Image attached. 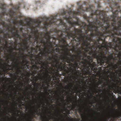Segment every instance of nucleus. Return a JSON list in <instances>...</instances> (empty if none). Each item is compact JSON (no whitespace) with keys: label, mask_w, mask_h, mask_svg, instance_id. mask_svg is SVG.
I'll list each match as a JSON object with an SVG mask.
<instances>
[{"label":"nucleus","mask_w":121,"mask_h":121,"mask_svg":"<svg viewBox=\"0 0 121 121\" xmlns=\"http://www.w3.org/2000/svg\"><path fill=\"white\" fill-rule=\"evenodd\" d=\"M42 34V33H41L40 36H39V35L35 36V39L36 40V41H35L34 42L35 43V44H36L38 42L39 43H43L45 48L44 49H46L48 52V54L49 53H51L50 52H49V53H48V52L46 48V46L48 45V44H49V47L50 48H52V47L56 45V42H51L50 41V39H51V37L44 36L45 39L47 40V41H45L43 38H41Z\"/></svg>","instance_id":"obj_3"},{"label":"nucleus","mask_w":121,"mask_h":121,"mask_svg":"<svg viewBox=\"0 0 121 121\" xmlns=\"http://www.w3.org/2000/svg\"><path fill=\"white\" fill-rule=\"evenodd\" d=\"M84 60V61H82V65H81V69H82L85 75H87L90 74V67L89 64L87 65V60L86 59H83Z\"/></svg>","instance_id":"obj_8"},{"label":"nucleus","mask_w":121,"mask_h":121,"mask_svg":"<svg viewBox=\"0 0 121 121\" xmlns=\"http://www.w3.org/2000/svg\"><path fill=\"white\" fill-rule=\"evenodd\" d=\"M78 51L77 52V55L82 54V52L81 51V50L80 49H78Z\"/></svg>","instance_id":"obj_39"},{"label":"nucleus","mask_w":121,"mask_h":121,"mask_svg":"<svg viewBox=\"0 0 121 121\" xmlns=\"http://www.w3.org/2000/svg\"><path fill=\"white\" fill-rule=\"evenodd\" d=\"M35 63L36 64V65H37L38 66L39 65H40L41 64V63H40L38 61H36L35 62Z\"/></svg>","instance_id":"obj_41"},{"label":"nucleus","mask_w":121,"mask_h":121,"mask_svg":"<svg viewBox=\"0 0 121 121\" xmlns=\"http://www.w3.org/2000/svg\"><path fill=\"white\" fill-rule=\"evenodd\" d=\"M99 100H100V101H101V102H102V103H103V101H102V100H101L100 99V98H99Z\"/></svg>","instance_id":"obj_56"},{"label":"nucleus","mask_w":121,"mask_h":121,"mask_svg":"<svg viewBox=\"0 0 121 121\" xmlns=\"http://www.w3.org/2000/svg\"><path fill=\"white\" fill-rule=\"evenodd\" d=\"M19 30L20 31V32H21L22 33V31L23 30V29L22 28H20L19 29Z\"/></svg>","instance_id":"obj_53"},{"label":"nucleus","mask_w":121,"mask_h":121,"mask_svg":"<svg viewBox=\"0 0 121 121\" xmlns=\"http://www.w3.org/2000/svg\"><path fill=\"white\" fill-rule=\"evenodd\" d=\"M73 108H76V105H74V106H73Z\"/></svg>","instance_id":"obj_60"},{"label":"nucleus","mask_w":121,"mask_h":121,"mask_svg":"<svg viewBox=\"0 0 121 121\" xmlns=\"http://www.w3.org/2000/svg\"><path fill=\"white\" fill-rule=\"evenodd\" d=\"M55 62V65H53L51 62L52 65H53V67H57V69L60 71H63V74L65 76H66L67 74L69 75L70 74L69 70L68 69L69 68L67 66V65L65 63H64L63 65L62 62L57 61V60H56Z\"/></svg>","instance_id":"obj_5"},{"label":"nucleus","mask_w":121,"mask_h":121,"mask_svg":"<svg viewBox=\"0 0 121 121\" xmlns=\"http://www.w3.org/2000/svg\"><path fill=\"white\" fill-rule=\"evenodd\" d=\"M73 72L74 73V74L75 75H76L77 76H78V74L77 73H80V75H81V72H80V71L79 70H77V71H76V70H74L73 71Z\"/></svg>","instance_id":"obj_32"},{"label":"nucleus","mask_w":121,"mask_h":121,"mask_svg":"<svg viewBox=\"0 0 121 121\" xmlns=\"http://www.w3.org/2000/svg\"><path fill=\"white\" fill-rule=\"evenodd\" d=\"M15 12L11 9L9 12V14L11 17H12L14 15Z\"/></svg>","instance_id":"obj_30"},{"label":"nucleus","mask_w":121,"mask_h":121,"mask_svg":"<svg viewBox=\"0 0 121 121\" xmlns=\"http://www.w3.org/2000/svg\"><path fill=\"white\" fill-rule=\"evenodd\" d=\"M29 48V46L28 45H25L24 47L23 48H20L19 49V50L20 52H21V50L22 51H25L26 50H28Z\"/></svg>","instance_id":"obj_28"},{"label":"nucleus","mask_w":121,"mask_h":121,"mask_svg":"<svg viewBox=\"0 0 121 121\" xmlns=\"http://www.w3.org/2000/svg\"><path fill=\"white\" fill-rule=\"evenodd\" d=\"M33 90L34 91V95H35V89H34Z\"/></svg>","instance_id":"obj_59"},{"label":"nucleus","mask_w":121,"mask_h":121,"mask_svg":"<svg viewBox=\"0 0 121 121\" xmlns=\"http://www.w3.org/2000/svg\"><path fill=\"white\" fill-rule=\"evenodd\" d=\"M79 112L80 113H82V109H78Z\"/></svg>","instance_id":"obj_50"},{"label":"nucleus","mask_w":121,"mask_h":121,"mask_svg":"<svg viewBox=\"0 0 121 121\" xmlns=\"http://www.w3.org/2000/svg\"><path fill=\"white\" fill-rule=\"evenodd\" d=\"M32 32H33V34L34 37L33 38V39L34 40V42H33L32 41H30V39L31 38H32L31 35H29V36L27 37V38H26L25 39H26V40L27 41H30V43L31 44L32 46H35V45H36L38 44V42L37 44H35V43L34 42L35 41H36V40L35 39V36L39 35H38L37 34V32H36V31H35V30H34L33 31L32 30Z\"/></svg>","instance_id":"obj_14"},{"label":"nucleus","mask_w":121,"mask_h":121,"mask_svg":"<svg viewBox=\"0 0 121 121\" xmlns=\"http://www.w3.org/2000/svg\"><path fill=\"white\" fill-rule=\"evenodd\" d=\"M41 116V117H42V119H44V117H43V116Z\"/></svg>","instance_id":"obj_62"},{"label":"nucleus","mask_w":121,"mask_h":121,"mask_svg":"<svg viewBox=\"0 0 121 121\" xmlns=\"http://www.w3.org/2000/svg\"><path fill=\"white\" fill-rule=\"evenodd\" d=\"M31 68H32V69H39V67H38V66H37V65L35 64V63L32 66Z\"/></svg>","instance_id":"obj_33"},{"label":"nucleus","mask_w":121,"mask_h":121,"mask_svg":"<svg viewBox=\"0 0 121 121\" xmlns=\"http://www.w3.org/2000/svg\"><path fill=\"white\" fill-rule=\"evenodd\" d=\"M84 57L87 58L89 60H87L88 62H87V63H88V64H89L90 65V63H91L93 61L92 56H87L86 54H84Z\"/></svg>","instance_id":"obj_23"},{"label":"nucleus","mask_w":121,"mask_h":121,"mask_svg":"<svg viewBox=\"0 0 121 121\" xmlns=\"http://www.w3.org/2000/svg\"><path fill=\"white\" fill-rule=\"evenodd\" d=\"M97 66V64L95 62H93L92 63H90V66L91 68V69H92L94 67H96Z\"/></svg>","instance_id":"obj_29"},{"label":"nucleus","mask_w":121,"mask_h":121,"mask_svg":"<svg viewBox=\"0 0 121 121\" xmlns=\"http://www.w3.org/2000/svg\"><path fill=\"white\" fill-rule=\"evenodd\" d=\"M39 57H38V56H37L36 57L35 59L36 60V61H37V60H39Z\"/></svg>","instance_id":"obj_49"},{"label":"nucleus","mask_w":121,"mask_h":121,"mask_svg":"<svg viewBox=\"0 0 121 121\" xmlns=\"http://www.w3.org/2000/svg\"><path fill=\"white\" fill-rule=\"evenodd\" d=\"M81 117H83V114H81Z\"/></svg>","instance_id":"obj_63"},{"label":"nucleus","mask_w":121,"mask_h":121,"mask_svg":"<svg viewBox=\"0 0 121 121\" xmlns=\"http://www.w3.org/2000/svg\"><path fill=\"white\" fill-rule=\"evenodd\" d=\"M4 32L3 30H1L0 29V43L2 45L7 47L8 43V41L7 37H9V36L7 34H3L2 35L1 34ZM1 52H3L6 55L8 54V53H6L5 51V48L3 46H0V56L1 55Z\"/></svg>","instance_id":"obj_4"},{"label":"nucleus","mask_w":121,"mask_h":121,"mask_svg":"<svg viewBox=\"0 0 121 121\" xmlns=\"http://www.w3.org/2000/svg\"><path fill=\"white\" fill-rule=\"evenodd\" d=\"M33 117H30L28 118V119L29 121H32V120L33 118Z\"/></svg>","instance_id":"obj_46"},{"label":"nucleus","mask_w":121,"mask_h":121,"mask_svg":"<svg viewBox=\"0 0 121 121\" xmlns=\"http://www.w3.org/2000/svg\"><path fill=\"white\" fill-rule=\"evenodd\" d=\"M66 11H63L62 13H61V15H64L66 14Z\"/></svg>","instance_id":"obj_45"},{"label":"nucleus","mask_w":121,"mask_h":121,"mask_svg":"<svg viewBox=\"0 0 121 121\" xmlns=\"http://www.w3.org/2000/svg\"><path fill=\"white\" fill-rule=\"evenodd\" d=\"M18 22L21 24H22L23 23V21L22 20H19L18 21Z\"/></svg>","instance_id":"obj_43"},{"label":"nucleus","mask_w":121,"mask_h":121,"mask_svg":"<svg viewBox=\"0 0 121 121\" xmlns=\"http://www.w3.org/2000/svg\"><path fill=\"white\" fill-rule=\"evenodd\" d=\"M42 56L41 55V56H40L39 59V60H40V61H42V60L43 59Z\"/></svg>","instance_id":"obj_48"},{"label":"nucleus","mask_w":121,"mask_h":121,"mask_svg":"<svg viewBox=\"0 0 121 121\" xmlns=\"http://www.w3.org/2000/svg\"><path fill=\"white\" fill-rule=\"evenodd\" d=\"M55 97H56V96H54V97L52 99H51V98H50L49 99L50 100V102H51V103H52L53 102V101H52V100H53V99L54 98H55Z\"/></svg>","instance_id":"obj_44"},{"label":"nucleus","mask_w":121,"mask_h":121,"mask_svg":"<svg viewBox=\"0 0 121 121\" xmlns=\"http://www.w3.org/2000/svg\"><path fill=\"white\" fill-rule=\"evenodd\" d=\"M8 94V95H11L12 96H13V94Z\"/></svg>","instance_id":"obj_61"},{"label":"nucleus","mask_w":121,"mask_h":121,"mask_svg":"<svg viewBox=\"0 0 121 121\" xmlns=\"http://www.w3.org/2000/svg\"><path fill=\"white\" fill-rule=\"evenodd\" d=\"M99 50L97 51L96 50H95L88 52V53L90 55L92 54L93 57L97 59L98 64L100 66L103 65V66H105L107 65H108L111 66L112 67H113V63H112L111 60H114L115 59L114 58L112 54H111L108 55V58L105 56L106 58L102 59V58L99 56L101 55V54H99Z\"/></svg>","instance_id":"obj_2"},{"label":"nucleus","mask_w":121,"mask_h":121,"mask_svg":"<svg viewBox=\"0 0 121 121\" xmlns=\"http://www.w3.org/2000/svg\"><path fill=\"white\" fill-rule=\"evenodd\" d=\"M38 108L36 107L35 108V110L34 111V113L32 114V115L33 117H35V113H36V114L37 115H39V112L38 113V111L37 110Z\"/></svg>","instance_id":"obj_31"},{"label":"nucleus","mask_w":121,"mask_h":121,"mask_svg":"<svg viewBox=\"0 0 121 121\" xmlns=\"http://www.w3.org/2000/svg\"><path fill=\"white\" fill-rule=\"evenodd\" d=\"M69 55L70 56L71 58L70 59L69 57H68V59L67 60L68 61V63L70 64L71 65H74L75 66L76 68H77V66L78 64L77 62V61L76 59V57L75 59H74V57L72 55V54L70 55L68 53Z\"/></svg>","instance_id":"obj_13"},{"label":"nucleus","mask_w":121,"mask_h":121,"mask_svg":"<svg viewBox=\"0 0 121 121\" xmlns=\"http://www.w3.org/2000/svg\"><path fill=\"white\" fill-rule=\"evenodd\" d=\"M51 32V31H50L48 32H47L46 33H45L44 35V36L51 37L50 36Z\"/></svg>","instance_id":"obj_34"},{"label":"nucleus","mask_w":121,"mask_h":121,"mask_svg":"<svg viewBox=\"0 0 121 121\" xmlns=\"http://www.w3.org/2000/svg\"><path fill=\"white\" fill-rule=\"evenodd\" d=\"M115 116L116 117L119 118L121 116V112H119L118 113L116 114L115 115Z\"/></svg>","instance_id":"obj_37"},{"label":"nucleus","mask_w":121,"mask_h":121,"mask_svg":"<svg viewBox=\"0 0 121 121\" xmlns=\"http://www.w3.org/2000/svg\"><path fill=\"white\" fill-rule=\"evenodd\" d=\"M45 76L42 75V74L40 75H39L40 79L43 81V82L46 83L47 84V85L48 87L50 86L49 82L52 81V78L51 76L48 73L51 74L52 73L50 72V73L46 71Z\"/></svg>","instance_id":"obj_7"},{"label":"nucleus","mask_w":121,"mask_h":121,"mask_svg":"<svg viewBox=\"0 0 121 121\" xmlns=\"http://www.w3.org/2000/svg\"><path fill=\"white\" fill-rule=\"evenodd\" d=\"M84 108H85V109H86V110H87V108H86V107H85V106H84Z\"/></svg>","instance_id":"obj_58"},{"label":"nucleus","mask_w":121,"mask_h":121,"mask_svg":"<svg viewBox=\"0 0 121 121\" xmlns=\"http://www.w3.org/2000/svg\"><path fill=\"white\" fill-rule=\"evenodd\" d=\"M37 72V70H36V69H35L34 71H32V78L35 82V83L37 86L36 90V91H38V90L37 89H39V86H40V84H39L38 86L37 85L38 84L36 83V82L39 80V78L38 76H36L34 78V74Z\"/></svg>","instance_id":"obj_17"},{"label":"nucleus","mask_w":121,"mask_h":121,"mask_svg":"<svg viewBox=\"0 0 121 121\" xmlns=\"http://www.w3.org/2000/svg\"><path fill=\"white\" fill-rule=\"evenodd\" d=\"M80 82L83 83V80H79Z\"/></svg>","instance_id":"obj_55"},{"label":"nucleus","mask_w":121,"mask_h":121,"mask_svg":"<svg viewBox=\"0 0 121 121\" xmlns=\"http://www.w3.org/2000/svg\"><path fill=\"white\" fill-rule=\"evenodd\" d=\"M38 44H40L38 43V44H37L35 46V48L31 47V50L32 51L33 50H35L36 52L38 51V50H39L40 51L39 53L37 55L38 57H40V56H41V55L45 57V59H47V60H48V58L47 57L48 55V52L46 49H44V50H43L42 48L41 47V45H39Z\"/></svg>","instance_id":"obj_6"},{"label":"nucleus","mask_w":121,"mask_h":121,"mask_svg":"<svg viewBox=\"0 0 121 121\" xmlns=\"http://www.w3.org/2000/svg\"><path fill=\"white\" fill-rule=\"evenodd\" d=\"M57 70H54V69H53V68L52 67V69L50 70H48L49 71V72H51V73H53V74L52 76L51 77L52 79V80H54V77H58L59 75V70L57 68V67H56Z\"/></svg>","instance_id":"obj_18"},{"label":"nucleus","mask_w":121,"mask_h":121,"mask_svg":"<svg viewBox=\"0 0 121 121\" xmlns=\"http://www.w3.org/2000/svg\"><path fill=\"white\" fill-rule=\"evenodd\" d=\"M22 33V36L23 37H26V36L27 34L25 33H23V32Z\"/></svg>","instance_id":"obj_42"},{"label":"nucleus","mask_w":121,"mask_h":121,"mask_svg":"<svg viewBox=\"0 0 121 121\" xmlns=\"http://www.w3.org/2000/svg\"><path fill=\"white\" fill-rule=\"evenodd\" d=\"M24 52H22V51H21L19 53V54L22 56V57L23 60V61H24V60H26V58H27L28 56V55H24Z\"/></svg>","instance_id":"obj_25"},{"label":"nucleus","mask_w":121,"mask_h":121,"mask_svg":"<svg viewBox=\"0 0 121 121\" xmlns=\"http://www.w3.org/2000/svg\"><path fill=\"white\" fill-rule=\"evenodd\" d=\"M67 82H68V83H69V80H67Z\"/></svg>","instance_id":"obj_64"},{"label":"nucleus","mask_w":121,"mask_h":121,"mask_svg":"<svg viewBox=\"0 0 121 121\" xmlns=\"http://www.w3.org/2000/svg\"><path fill=\"white\" fill-rule=\"evenodd\" d=\"M56 17V16H52L50 17V18L51 19L49 21V23H47V22H45L44 24V28L46 30L48 27H50L51 26V24H56V23L55 21L54 20Z\"/></svg>","instance_id":"obj_12"},{"label":"nucleus","mask_w":121,"mask_h":121,"mask_svg":"<svg viewBox=\"0 0 121 121\" xmlns=\"http://www.w3.org/2000/svg\"><path fill=\"white\" fill-rule=\"evenodd\" d=\"M117 57L120 60L119 62L121 64V41L120 43L119 49V50L118 54L117 55Z\"/></svg>","instance_id":"obj_22"},{"label":"nucleus","mask_w":121,"mask_h":121,"mask_svg":"<svg viewBox=\"0 0 121 121\" xmlns=\"http://www.w3.org/2000/svg\"><path fill=\"white\" fill-rule=\"evenodd\" d=\"M7 47L9 48H10L12 50V51H11V50H9V49L7 50V53H8V54H7V55L9 54L11 57L12 59H13V60H17V59L16 57H15L14 56V55H13V53H14L15 54L14 55L16 56L17 55V53L16 52H13V49L16 50V48H12L11 47Z\"/></svg>","instance_id":"obj_16"},{"label":"nucleus","mask_w":121,"mask_h":121,"mask_svg":"<svg viewBox=\"0 0 121 121\" xmlns=\"http://www.w3.org/2000/svg\"><path fill=\"white\" fill-rule=\"evenodd\" d=\"M31 74L32 75V73H28L27 74V76L28 77V82H29V81L30 80V81H32L33 80V79L32 80V79H31L30 78V74Z\"/></svg>","instance_id":"obj_38"},{"label":"nucleus","mask_w":121,"mask_h":121,"mask_svg":"<svg viewBox=\"0 0 121 121\" xmlns=\"http://www.w3.org/2000/svg\"><path fill=\"white\" fill-rule=\"evenodd\" d=\"M5 5L4 4L0 3V8L2 10L1 12L0 13V25H2L3 27L7 28L6 30H2L0 28L1 30H3V34H7L9 36V37L7 38H16V40L17 41L18 38L21 40L22 38L21 35L19 34V30L16 29L15 27H12V24L9 23L5 24V22L3 21V18L5 15H8L6 12V9L5 8Z\"/></svg>","instance_id":"obj_1"},{"label":"nucleus","mask_w":121,"mask_h":121,"mask_svg":"<svg viewBox=\"0 0 121 121\" xmlns=\"http://www.w3.org/2000/svg\"><path fill=\"white\" fill-rule=\"evenodd\" d=\"M52 119H55V120H57V118H56V117H52Z\"/></svg>","instance_id":"obj_54"},{"label":"nucleus","mask_w":121,"mask_h":121,"mask_svg":"<svg viewBox=\"0 0 121 121\" xmlns=\"http://www.w3.org/2000/svg\"><path fill=\"white\" fill-rule=\"evenodd\" d=\"M46 60V62L43 61H41L40 60H38V61L41 63V64H40V65H41V66H39V68H42L43 69L42 70H40L41 72H42V71L44 70H45L46 71H47V72L50 73H51L50 72H49L48 70H51V69L52 68L51 67H49L48 64H51V62H50V61H48V60H47V59Z\"/></svg>","instance_id":"obj_10"},{"label":"nucleus","mask_w":121,"mask_h":121,"mask_svg":"<svg viewBox=\"0 0 121 121\" xmlns=\"http://www.w3.org/2000/svg\"><path fill=\"white\" fill-rule=\"evenodd\" d=\"M3 66L4 68V70L5 73L7 72V70H11L14 71L15 69L14 67H12V65H8L6 62H5L4 63Z\"/></svg>","instance_id":"obj_20"},{"label":"nucleus","mask_w":121,"mask_h":121,"mask_svg":"<svg viewBox=\"0 0 121 121\" xmlns=\"http://www.w3.org/2000/svg\"><path fill=\"white\" fill-rule=\"evenodd\" d=\"M22 40L23 41V44H22V43H17V44L19 45H22V46H23V45H24V46L27 45V44H28V42L27 40H26V39H23Z\"/></svg>","instance_id":"obj_27"},{"label":"nucleus","mask_w":121,"mask_h":121,"mask_svg":"<svg viewBox=\"0 0 121 121\" xmlns=\"http://www.w3.org/2000/svg\"><path fill=\"white\" fill-rule=\"evenodd\" d=\"M84 54H86V52H84V54L83 55L82 54L77 55V56H75L76 57V59L77 61V66L76 69H78V68L81 67V65H82V61H84V60H83V58H85L84 56Z\"/></svg>","instance_id":"obj_11"},{"label":"nucleus","mask_w":121,"mask_h":121,"mask_svg":"<svg viewBox=\"0 0 121 121\" xmlns=\"http://www.w3.org/2000/svg\"><path fill=\"white\" fill-rule=\"evenodd\" d=\"M18 21H16L15 22H13V23L15 24H17L18 23Z\"/></svg>","instance_id":"obj_51"},{"label":"nucleus","mask_w":121,"mask_h":121,"mask_svg":"<svg viewBox=\"0 0 121 121\" xmlns=\"http://www.w3.org/2000/svg\"><path fill=\"white\" fill-rule=\"evenodd\" d=\"M33 58V55L32 54L31 56V63L32 65H34V64L35 63V60L34 59H32Z\"/></svg>","instance_id":"obj_36"},{"label":"nucleus","mask_w":121,"mask_h":121,"mask_svg":"<svg viewBox=\"0 0 121 121\" xmlns=\"http://www.w3.org/2000/svg\"><path fill=\"white\" fill-rule=\"evenodd\" d=\"M55 56L56 58H57V59H55V58H53V57H50L49 56L48 57L49 58V59H48V60H49L50 61V60H52V59H53V58L55 59L54 61H53V62H54L55 63H56L55 62L56 60H57V61H59L60 60V59H61V58H60L58 56L57 54H56Z\"/></svg>","instance_id":"obj_24"},{"label":"nucleus","mask_w":121,"mask_h":121,"mask_svg":"<svg viewBox=\"0 0 121 121\" xmlns=\"http://www.w3.org/2000/svg\"><path fill=\"white\" fill-rule=\"evenodd\" d=\"M39 22V24H40L41 23V22L40 21H39L38 20H37L36 21H34V22H35L36 23V22Z\"/></svg>","instance_id":"obj_52"},{"label":"nucleus","mask_w":121,"mask_h":121,"mask_svg":"<svg viewBox=\"0 0 121 121\" xmlns=\"http://www.w3.org/2000/svg\"><path fill=\"white\" fill-rule=\"evenodd\" d=\"M117 93H118L119 94L121 95V90H119L118 89L117 90Z\"/></svg>","instance_id":"obj_47"},{"label":"nucleus","mask_w":121,"mask_h":121,"mask_svg":"<svg viewBox=\"0 0 121 121\" xmlns=\"http://www.w3.org/2000/svg\"><path fill=\"white\" fill-rule=\"evenodd\" d=\"M57 97H55L53 99V101L56 100L57 102L59 103V101L61 102L64 101V96L63 95H62L61 92H60L57 95Z\"/></svg>","instance_id":"obj_19"},{"label":"nucleus","mask_w":121,"mask_h":121,"mask_svg":"<svg viewBox=\"0 0 121 121\" xmlns=\"http://www.w3.org/2000/svg\"><path fill=\"white\" fill-rule=\"evenodd\" d=\"M22 64L23 65L24 67H25V66H26L28 68H29V61H27V60H25L24 61H22Z\"/></svg>","instance_id":"obj_26"},{"label":"nucleus","mask_w":121,"mask_h":121,"mask_svg":"<svg viewBox=\"0 0 121 121\" xmlns=\"http://www.w3.org/2000/svg\"><path fill=\"white\" fill-rule=\"evenodd\" d=\"M19 7H20L19 6H18L17 7H16V9H18L19 8Z\"/></svg>","instance_id":"obj_57"},{"label":"nucleus","mask_w":121,"mask_h":121,"mask_svg":"<svg viewBox=\"0 0 121 121\" xmlns=\"http://www.w3.org/2000/svg\"><path fill=\"white\" fill-rule=\"evenodd\" d=\"M14 63L16 64L15 65L16 67L15 69H16L17 70V71H16V73L18 74L19 73H22V70H24L25 68V67H24L23 65L22 64V66L20 67H19V65L17 62L16 61H14Z\"/></svg>","instance_id":"obj_15"},{"label":"nucleus","mask_w":121,"mask_h":121,"mask_svg":"<svg viewBox=\"0 0 121 121\" xmlns=\"http://www.w3.org/2000/svg\"><path fill=\"white\" fill-rule=\"evenodd\" d=\"M65 51V52L63 53V54H61L60 55V56L61 57V59L63 60V61L64 63L65 62H67L68 63V61L67 60L68 59V57L67 56L69 55L67 51Z\"/></svg>","instance_id":"obj_21"},{"label":"nucleus","mask_w":121,"mask_h":121,"mask_svg":"<svg viewBox=\"0 0 121 121\" xmlns=\"http://www.w3.org/2000/svg\"><path fill=\"white\" fill-rule=\"evenodd\" d=\"M109 80H108L107 79L105 78H102V80H99L97 83H95V82H94L95 87L94 88V90L95 91H97L99 90V89L98 88H99V86L100 85H101L102 83L103 84L102 85V86L103 87H106L107 86V85H108L109 82Z\"/></svg>","instance_id":"obj_9"},{"label":"nucleus","mask_w":121,"mask_h":121,"mask_svg":"<svg viewBox=\"0 0 121 121\" xmlns=\"http://www.w3.org/2000/svg\"><path fill=\"white\" fill-rule=\"evenodd\" d=\"M5 72L4 73H3V72L1 71L0 73V76H1V75L3 76H3H5Z\"/></svg>","instance_id":"obj_40"},{"label":"nucleus","mask_w":121,"mask_h":121,"mask_svg":"<svg viewBox=\"0 0 121 121\" xmlns=\"http://www.w3.org/2000/svg\"><path fill=\"white\" fill-rule=\"evenodd\" d=\"M82 90L81 89H76L75 90V92L77 93V92H79L80 94H84V92H83L81 93L82 92Z\"/></svg>","instance_id":"obj_35"}]
</instances>
